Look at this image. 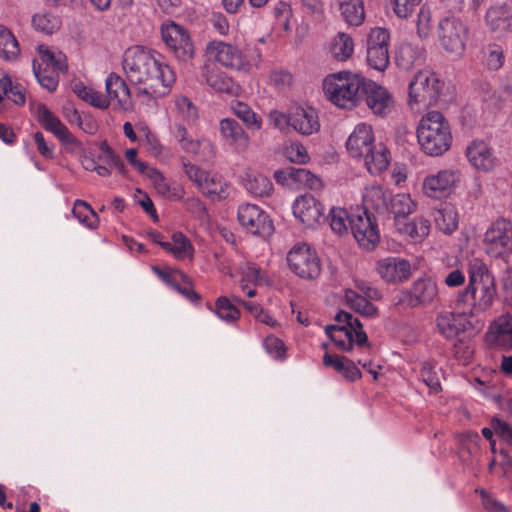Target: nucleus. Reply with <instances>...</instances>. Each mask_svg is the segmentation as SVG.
<instances>
[{
    "label": "nucleus",
    "mask_w": 512,
    "mask_h": 512,
    "mask_svg": "<svg viewBox=\"0 0 512 512\" xmlns=\"http://www.w3.org/2000/svg\"><path fill=\"white\" fill-rule=\"evenodd\" d=\"M123 69L140 91L153 98L168 95L176 77L172 68L156 59L155 55L141 46L128 48L123 56Z\"/></svg>",
    "instance_id": "obj_1"
},
{
    "label": "nucleus",
    "mask_w": 512,
    "mask_h": 512,
    "mask_svg": "<svg viewBox=\"0 0 512 512\" xmlns=\"http://www.w3.org/2000/svg\"><path fill=\"white\" fill-rule=\"evenodd\" d=\"M480 276V269H470L469 283L465 290L459 296V302L467 305V311L461 314L443 312L437 316V328L446 338L452 339L460 332H467L478 323L477 314L480 307L477 305V286L476 282Z\"/></svg>",
    "instance_id": "obj_2"
},
{
    "label": "nucleus",
    "mask_w": 512,
    "mask_h": 512,
    "mask_svg": "<svg viewBox=\"0 0 512 512\" xmlns=\"http://www.w3.org/2000/svg\"><path fill=\"white\" fill-rule=\"evenodd\" d=\"M417 140L421 150L430 156L447 152L452 143L451 127L439 111H429L419 121Z\"/></svg>",
    "instance_id": "obj_3"
},
{
    "label": "nucleus",
    "mask_w": 512,
    "mask_h": 512,
    "mask_svg": "<svg viewBox=\"0 0 512 512\" xmlns=\"http://www.w3.org/2000/svg\"><path fill=\"white\" fill-rule=\"evenodd\" d=\"M366 78L351 72H339L324 79L323 91L334 105L351 109L363 97Z\"/></svg>",
    "instance_id": "obj_4"
},
{
    "label": "nucleus",
    "mask_w": 512,
    "mask_h": 512,
    "mask_svg": "<svg viewBox=\"0 0 512 512\" xmlns=\"http://www.w3.org/2000/svg\"><path fill=\"white\" fill-rule=\"evenodd\" d=\"M161 36L175 60L185 67L191 66L196 49L189 32L181 25L171 21L162 24Z\"/></svg>",
    "instance_id": "obj_5"
},
{
    "label": "nucleus",
    "mask_w": 512,
    "mask_h": 512,
    "mask_svg": "<svg viewBox=\"0 0 512 512\" xmlns=\"http://www.w3.org/2000/svg\"><path fill=\"white\" fill-rule=\"evenodd\" d=\"M408 104L430 106L437 102L442 84L435 73L429 70L417 72L409 83Z\"/></svg>",
    "instance_id": "obj_6"
},
{
    "label": "nucleus",
    "mask_w": 512,
    "mask_h": 512,
    "mask_svg": "<svg viewBox=\"0 0 512 512\" xmlns=\"http://www.w3.org/2000/svg\"><path fill=\"white\" fill-rule=\"evenodd\" d=\"M289 268L303 279H315L321 273L317 253L306 243L294 245L287 254Z\"/></svg>",
    "instance_id": "obj_7"
},
{
    "label": "nucleus",
    "mask_w": 512,
    "mask_h": 512,
    "mask_svg": "<svg viewBox=\"0 0 512 512\" xmlns=\"http://www.w3.org/2000/svg\"><path fill=\"white\" fill-rule=\"evenodd\" d=\"M484 250L491 257H502L512 249V222L499 218L492 222L484 234Z\"/></svg>",
    "instance_id": "obj_8"
},
{
    "label": "nucleus",
    "mask_w": 512,
    "mask_h": 512,
    "mask_svg": "<svg viewBox=\"0 0 512 512\" xmlns=\"http://www.w3.org/2000/svg\"><path fill=\"white\" fill-rule=\"evenodd\" d=\"M187 177L195 183L200 192L211 200H220L228 196L227 184L217 175H211L188 161H182Z\"/></svg>",
    "instance_id": "obj_9"
},
{
    "label": "nucleus",
    "mask_w": 512,
    "mask_h": 512,
    "mask_svg": "<svg viewBox=\"0 0 512 512\" xmlns=\"http://www.w3.org/2000/svg\"><path fill=\"white\" fill-rule=\"evenodd\" d=\"M437 33L442 47L449 53L462 54L465 49L468 29L458 18L445 17L438 23Z\"/></svg>",
    "instance_id": "obj_10"
},
{
    "label": "nucleus",
    "mask_w": 512,
    "mask_h": 512,
    "mask_svg": "<svg viewBox=\"0 0 512 512\" xmlns=\"http://www.w3.org/2000/svg\"><path fill=\"white\" fill-rule=\"evenodd\" d=\"M237 218L240 225L253 235L269 236L274 231L268 214L255 204H241L238 207Z\"/></svg>",
    "instance_id": "obj_11"
},
{
    "label": "nucleus",
    "mask_w": 512,
    "mask_h": 512,
    "mask_svg": "<svg viewBox=\"0 0 512 512\" xmlns=\"http://www.w3.org/2000/svg\"><path fill=\"white\" fill-rule=\"evenodd\" d=\"M389 32L384 28H373L367 39V62L377 71H384L389 63Z\"/></svg>",
    "instance_id": "obj_12"
},
{
    "label": "nucleus",
    "mask_w": 512,
    "mask_h": 512,
    "mask_svg": "<svg viewBox=\"0 0 512 512\" xmlns=\"http://www.w3.org/2000/svg\"><path fill=\"white\" fill-rule=\"evenodd\" d=\"M37 119L42 127L54 134L71 152L83 150L82 143L74 137L68 128L44 104L37 106Z\"/></svg>",
    "instance_id": "obj_13"
},
{
    "label": "nucleus",
    "mask_w": 512,
    "mask_h": 512,
    "mask_svg": "<svg viewBox=\"0 0 512 512\" xmlns=\"http://www.w3.org/2000/svg\"><path fill=\"white\" fill-rule=\"evenodd\" d=\"M208 54L223 67L238 71H249L250 64L235 45L223 41H212L207 45Z\"/></svg>",
    "instance_id": "obj_14"
},
{
    "label": "nucleus",
    "mask_w": 512,
    "mask_h": 512,
    "mask_svg": "<svg viewBox=\"0 0 512 512\" xmlns=\"http://www.w3.org/2000/svg\"><path fill=\"white\" fill-rule=\"evenodd\" d=\"M459 181V174L453 169L440 170L430 174L423 181V192L426 196L441 199L449 195Z\"/></svg>",
    "instance_id": "obj_15"
},
{
    "label": "nucleus",
    "mask_w": 512,
    "mask_h": 512,
    "mask_svg": "<svg viewBox=\"0 0 512 512\" xmlns=\"http://www.w3.org/2000/svg\"><path fill=\"white\" fill-rule=\"evenodd\" d=\"M350 230L358 244L366 250L373 249L380 239L378 228L367 211L351 218Z\"/></svg>",
    "instance_id": "obj_16"
},
{
    "label": "nucleus",
    "mask_w": 512,
    "mask_h": 512,
    "mask_svg": "<svg viewBox=\"0 0 512 512\" xmlns=\"http://www.w3.org/2000/svg\"><path fill=\"white\" fill-rule=\"evenodd\" d=\"M485 22L491 33L500 38L512 31V0L490 6Z\"/></svg>",
    "instance_id": "obj_17"
},
{
    "label": "nucleus",
    "mask_w": 512,
    "mask_h": 512,
    "mask_svg": "<svg viewBox=\"0 0 512 512\" xmlns=\"http://www.w3.org/2000/svg\"><path fill=\"white\" fill-rule=\"evenodd\" d=\"M376 271L386 283L400 284L411 276V264L401 257H386L376 263Z\"/></svg>",
    "instance_id": "obj_18"
},
{
    "label": "nucleus",
    "mask_w": 512,
    "mask_h": 512,
    "mask_svg": "<svg viewBox=\"0 0 512 512\" xmlns=\"http://www.w3.org/2000/svg\"><path fill=\"white\" fill-rule=\"evenodd\" d=\"M363 96L372 112L376 115L385 116L394 108V99L390 92L383 86L366 79Z\"/></svg>",
    "instance_id": "obj_19"
},
{
    "label": "nucleus",
    "mask_w": 512,
    "mask_h": 512,
    "mask_svg": "<svg viewBox=\"0 0 512 512\" xmlns=\"http://www.w3.org/2000/svg\"><path fill=\"white\" fill-rule=\"evenodd\" d=\"M322 204L310 194H305L296 199L293 205L294 216L306 227H314L324 219Z\"/></svg>",
    "instance_id": "obj_20"
},
{
    "label": "nucleus",
    "mask_w": 512,
    "mask_h": 512,
    "mask_svg": "<svg viewBox=\"0 0 512 512\" xmlns=\"http://www.w3.org/2000/svg\"><path fill=\"white\" fill-rule=\"evenodd\" d=\"M437 292V286L432 280L418 279L410 290L402 292L398 304H406L409 307L430 304L436 298Z\"/></svg>",
    "instance_id": "obj_21"
},
{
    "label": "nucleus",
    "mask_w": 512,
    "mask_h": 512,
    "mask_svg": "<svg viewBox=\"0 0 512 512\" xmlns=\"http://www.w3.org/2000/svg\"><path fill=\"white\" fill-rule=\"evenodd\" d=\"M375 144L374 133L371 125L357 124L346 141V149L351 157L362 158Z\"/></svg>",
    "instance_id": "obj_22"
},
{
    "label": "nucleus",
    "mask_w": 512,
    "mask_h": 512,
    "mask_svg": "<svg viewBox=\"0 0 512 512\" xmlns=\"http://www.w3.org/2000/svg\"><path fill=\"white\" fill-rule=\"evenodd\" d=\"M219 131L223 140L238 152H246L250 146V137L243 127L233 118H224L219 122Z\"/></svg>",
    "instance_id": "obj_23"
},
{
    "label": "nucleus",
    "mask_w": 512,
    "mask_h": 512,
    "mask_svg": "<svg viewBox=\"0 0 512 512\" xmlns=\"http://www.w3.org/2000/svg\"><path fill=\"white\" fill-rule=\"evenodd\" d=\"M275 179L278 183L291 186L293 183L304 185L311 190H320L322 181L305 168L289 167L285 170L275 172Z\"/></svg>",
    "instance_id": "obj_24"
},
{
    "label": "nucleus",
    "mask_w": 512,
    "mask_h": 512,
    "mask_svg": "<svg viewBox=\"0 0 512 512\" xmlns=\"http://www.w3.org/2000/svg\"><path fill=\"white\" fill-rule=\"evenodd\" d=\"M173 137L180 145L181 149L191 154H213L214 147L212 143L205 139H194L181 123H176L173 128Z\"/></svg>",
    "instance_id": "obj_25"
},
{
    "label": "nucleus",
    "mask_w": 512,
    "mask_h": 512,
    "mask_svg": "<svg viewBox=\"0 0 512 512\" xmlns=\"http://www.w3.org/2000/svg\"><path fill=\"white\" fill-rule=\"evenodd\" d=\"M485 340L493 346L512 348V317L502 315L492 322Z\"/></svg>",
    "instance_id": "obj_26"
},
{
    "label": "nucleus",
    "mask_w": 512,
    "mask_h": 512,
    "mask_svg": "<svg viewBox=\"0 0 512 512\" xmlns=\"http://www.w3.org/2000/svg\"><path fill=\"white\" fill-rule=\"evenodd\" d=\"M291 127L301 135H311L320 129L317 112L312 107H295L292 109Z\"/></svg>",
    "instance_id": "obj_27"
},
{
    "label": "nucleus",
    "mask_w": 512,
    "mask_h": 512,
    "mask_svg": "<svg viewBox=\"0 0 512 512\" xmlns=\"http://www.w3.org/2000/svg\"><path fill=\"white\" fill-rule=\"evenodd\" d=\"M106 96L109 102L116 101L121 108H128L131 104L130 90L125 81L117 74L111 73L106 78Z\"/></svg>",
    "instance_id": "obj_28"
},
{
    "label": "nucleus",
    "mask_w": 512,
    "mask_h": 512,
    "mask_svg": "<svg viewBox=\"0 0 512 512\" xmlns=\"http://www.w3.org/2000/svg\"><path fill=\"white\" fill-rule=\"evenodd\" d=\"M336 5L345 23L360 26L365 20L363 0H336Z\"/></svg>",
    "instance_id": "obj_29"
},
{
    "label": "nucleus",
    "mask_w": 512,
    "mask_h": 512,
    "mask_svg": "<svg viewBox=\"0 0 512 512\" xmlns=\"http://www.w3.org/2000/svg\"><path fill=\"white\" fill-rule=\"evenodd\" d=\"M362 158H364V164L371 174L381 173L390 164V152L382 143L374 144Z\"/></svg>",
    "instance_id": "obj_30"
},
{
    "label": "nucleus",
    "mask_w": 512,
    "mask_h": 512,
    "mask_svg": "<svg viewBox=\"0 0 512 512\" xmlns=\"http://www.w3.org/2000/svg\"><path fill=\"white\" fill-rule=\"evenodd\" d=\"M323 363L325 366L335 369L349 381H355L361 378L360 370L356 367L355 363L347 357L333 356L329 353H325Z\"/></svg>",
    "instance_id": "obj_31"
},
{
    "label": "nucleus",
    "mask_w": 512,
    "mask_h": 512,
    "mask_svg": "<svg viewBox=\"0 0 512 512\" xmlns=\"http://www.w3.org/2000/svg\"><path fill=\"white\" fill-rule=\"evenodd\" d=\"M206 83L216 92L236 95L239 85L226 73L218 69L208 70L205 74Z\"/></svg>",
    "instance_id": "obj_32"
},
{
    "label": "nucleus",
    "mask_w": 512,
    "mask_h": 512,
    "mask_svg": "<svg viewBox=\"0 0 512 512\" xmlns=\"http://www.w3.org/2000/svg\"><path fill=\"white\" fill-rule=\"evenodd\" d=\"M390 193L381 186H371L365 189L363 194V205L365 210L373 209L379 213H385L388 210V201Z\"/></svg>",
    "instance_id": "obj_33"
},
{
    "label": "nucleus",
    "mask_w": 512,
    "mask_h": 512,
    "mask_svg": "<svg viewBox=\"0 0 512 512\" xmlns=\"http://www.w3.org/2000/svg\"><path fill=\"white\" fill-rule=\"evenodd\" d=\"M415 203L410 195L402 193L392 196L390 194L388 201V210L386 212L394 215L395 225L402 222L408 215L415 210Z\"/></svg>",
    "instance_id": "obj_34"
},
{
    "label": "nucleus",
    "mask_w": 512,
    "mask_h": 512,
    "mask_svg": "<svg viewBox=\"0 0 512 512\" xmlns=\"http://www.w3.org/2000/svg\"><path fill=\"white\" fill-rule=\"evenodd\" d=\"M479 451V437L476 433L467 432L461 436L459 457L463 464L469 466L477 463Z\"/></svg>",
    "instance_id": "obj_35"
},
{
    "label": "nucleus",
    "mask_w": 512,
    "mask_h": 512,
    "mask_svg": "<svg viewBox=\"0 0 512 512\" xmlns=\"http://www.w3.org/2000/svg\"><path fill=\"white\" fill-rule=\"evenodd\" d=\"M37 50L40 55L41 66L45 65V68L49 70L59 71L63 74H67L68 63L64 53L58 50H51L45 45H39Z\"/></svg>",
    "instance_id": "obj_36"
},
{
    "label": "nucleus",
    "mask_w": 512,
    "mask_h": 512,
    "mask_svg": "<svg viewBox=\"0 0 512 512\" xmlns=\"http://www.w3.org/2000/svg\"><path fill=\"white\" fill-rule=\"evenodd\" d=\"M162 248L174 255L178 260H191L194 254V248L190 240L181 232L172 235V241L162 244Z\"/></svg>",
    "instance_id": "obj_37"
},
{
    "label": "nucleus",
    "mask_w": 512,
    "mask_h": 512,
    "mask_svg": "<svg viewBox=\"0 0 512 512\" xmlns=\"http://www.w3.org/2000/svg\"><path fill=\"white\" fill-rule=\"evenodd\" d=\"M326 333L343 351H350L356 343V329L347 326H327Z\"/></svg>",
    "instance_id": "obj_38"
},
{
    "label": "nucleus",
    "mask_w": 512,
    "mask_h": 512,
    "mask_svg": "<svg viewBox=\"0 0 512 512\" xmlns=\"http://www.w3.org/2000/svg\"><path fill=\"white\" fill-rule=\"evenodd\" d=\"M330 51L336 60L346 61L354 51L352 37L344 32L337 33L331 42Z\"/></svg>",
    "instance_id": "obj_39"
},
{
    "label": "nucleus",
    "mask_w": 512,
    "mask_h": 512,
    "mask_svg": "<svg viewBox=\"0 0 512 512\" xmlns=\"http://www.w3.org/2000/svg\"><path fill=\"white\" fill-rule=\"evenodd\" d=\"M396 228L400 233L409 236L414 241H419L429 234L430 224L424 218H417L409 222H404V220L398 222Z\"/></svg>",
    "instance_id": "obj_40"
},
{
    "label": "nucleus",
    "mask_w": 512,
    "mask_h": 512,
    "mask_svg": "<svg viewBox=\"0 0 512 512\" xmlns=\"http://www.w3.org/2000/svg\"><path fill=\"white\" fill-rule=\"evenodd\" d=\"M73 92L80 99L96 108L107 109L109 107V100L106 96L95 91L93 88L86 86L82 82H77L73 85Z\"/></svg>",
    "instance_id": "obj_41"
},
{
    "label": "nucleus",
    "mask_w": 512,
    "mask_h": 512,
    "mask_svg": "<svg viewBox=\"0 0 512 512\" xmlns=\"http://www.w3.org/2000/svg\"><path fill=\"white\" fill-rule=\"evenodd\" d=\"M20 48L17 39L10 30L0 26V58L6 61L17 59Z\"/></svg>",
    "instance_id": "obj_42"
},
{
    "label": "nucleus",
    "mask_w": 512,
    "mask_h": 512,
    "mask_svg": "<svg viewBox=\"0 0 512 512\" xmlns=\"http://www.w3.org/2000/svg\"><path fill=\"white\" fill-rule=\"evenodd\" d=\"M436 227L445 234H451L457 228V213L451 205H444L434 214Z\"/></svg>",
    "instance_id": "obj_43"
},
{
    "label": "nucleus",
    "mask_w": 512,
    "mask_h": 512,
    "mask_svg": "<svg viewBox=\"0 0 512 512\" xmlns=\"http://www.w3.org/2000/svg\"><path fill=\"white\" fill-rule=\"evenodd\" d=\"M335 321L338 323L335 326H347L351 327L352 329H356V344L359 347L370 346L368 343L367 335L363 330L362 323L358 318L353 317V315L348 312L339 311L335 315Z\"/></svg>",
    "instance_id": "obj_44"
},
{
    "label": "nucleus",
    "mask_w": 512,
    "mask_h": 512,
    "mask_svg": "<svg viewBox=\"0 0 512 512\" xmlns=\"http://www.w3.org/2000/svg\"><path fill=\"white\" fill-rule=\"evenodd\" d=\"M233 114L240 119L247 129L258 131L262 127L261 117L255 113L247 104L236 102L231 107Z\"/></svg>",
    "instance_id": "obj_45"
},
{
    "label": "nucleus",
    "mask_w": 512,
    "mask_h": 512,
    "mask_svg": "<svg viewBox=\"0 0 512 512\" xmlns=\"http://www.w3.org/2000/svg\"><path fill=\"white\" fill-rule=\"evenodd\" d=\"M244 185L248 192L257 197L269 196L273 190L271 180L262 174H247Z\"/></svg>",
    "instance_id": "obj_46"
},
{
    "label": "nucleus",
    "mask_w": 512,
    "mask_h": 512,
    "mask_svg": "<svg viewBox=\"0 0 512 512\" xmlns=\"http://www.w3.org/2000/svg\"><path fill=\"white\" fill-rule=\"evenodd\" d=\"M32 26L36 31L50 35L60 28L61 21L50 12H39L33 15Z\"/></svg>",
    "instance_id": "obj_47"
},
{
    "label": "nucleus",
    "mask_w": 512,
    "mask_h": 512,
    "mask_svg": "<svg viewBox=\"0 0 512 512\" xmlns=\"http://www.w3.org/2000/svg\"><path fill=\"white\" fill-rule=\"evenodd\" d=\"M73 215L90 229L98 227L99 217L92 207L83 200H76L72 209Z\"/></svg>",
    "instance_id": "obj_48"
},
{
    "label": "nucleus",
    "mask_w": 512,
    "mask_h": 512,
    "mask_svg": "<svg viewBox=\"0 0 512 512\" xmlns=\"http://www.w3.org/2000/svg\"><path fill=\"white\" fill-rule=\"evenodd\" d=\"M355 214L350 215L348 211L341 207H333L330 210V227L338 235L348 233L350 229V220Z\"/></svg>",
    "instance_id": "obj_49"
},
{
    "label": "nucleus",
    "mask_w": 512,
    "mask_h": 512,
    "mask_svg": "<svg viewBox=\"0 0 512 512\" xmlns=\"http://www.w3.org/2000/svg\"><path fill=\"white\" fill-rule=\"evenodd\" d=\"M345 299L353 309L364 316L373 317L377 314V308L371 302L352 290L346 291Z\"/></svg>",
    "instance_id": "obj_50"
},
{
    "label": "nucleus",
    "mask_w": 512,
    "mask_h": 512,
    "mask_svg": "<svg viewBox=\"0 0 512 512\" xmlns=\"http://www.w3.org/2000/svg\"><path fill=\"white\" fill-rule=\"evenodd\" d=\"M33 72L35 77L37 78L39 84L46 88L48 91L53 92L57 89L59 79L58 73L59 71L49 70L47 68L42 69L41 64H37L36 61L33 62Z\"/></svg>",
    "instance_id": "obj_51"
},
{
    "label": "nucleus",
    "mask_w": 512,
    "mask_h": 512,
    "mask_svg": "<svg viewBox=\"0 0 512 512\" xmlns=\"http://www.w3.org/2000/svg\"><path fill=\"white\" fill-rule=\"evenodd\" d=\"M148 177L150 178L157 193L167 199H174L178 194L171 187L170 182L156 169L148 170Z\"/></svg>",
    "instance_id": "obj_52"
},
{
    "label": "nucleus",
    "mask_w": 512,
    "mask_h": 512,
    "mask_svg": "<svg viewBox=\"0 0 512 512\" xmlns=\"http://www.w3.org/2000/svg\"><path fill=\"white\" fill-rule=\"evenodd\" d=\"M175 110L180 119L186 122H193L197 119V108L192 101L185 96H178L174 99Z\"/></svg>",
    "instance_id": "obj_53"
},
{
    "label": "nucleus",
    "mask_w": 512,
    "mask_h": 512,
    "mask_svg": "<svg viewBox=\"0 0 512 512\" xmlns=\"http://www.w3.org/2000/svg\"><path fill=\"white\" fill-rule=\"evenodd\" d=\"M215 312L222 320L231 322L239 318L240 312L227 297H219L215 304Z\"/></svg>",
    "instance_id": "obj_54"
},
{
    "label": "nucleus",
    "mask_w": 512,
    "mask_h": 512,
    "mask_svg": "<svg viewBox=\"0 0 512 512\" xmlns=\"http://www.w3.org/2000/svg\"><path fill=\"white\" fill-rule=\"evenodd\" d=\"M496 295L494 276L482 265V305L489 306Z\"/></svg>",
    "instance_id": "obj_55"
},
{
    "label": "nucleus",
    "mask_w": 512,
    "mask_h": 512,
    "mask_svg": "<svg viewBox=\"0 0 512 512\" xmlns=\"http://www.w3.org/2000/svg\"><path fill=\"white\" fill-rule=\"evenodd\" d=\"M420 378L433 393L441 390L440 377L434 366L430 363H423L420 369Z\"/></svg>",
    "instance_id": "obj_56"
},
{
    "label": "nucleus",
    "mask_w": 512,
    "mask_h": 512,
    "mask_svg": "<svg viewBox=\"0 0 512 512\" xmlns=\"http://www.w3.org/2000/svg\"><path fill=\"white\" fill-rule=\"evenodd\" d=\"M432 31V12L429 7L422 6L417 16V34L426 39Z\"/></svg>",
    "instance_id": "obj_57"
},
{
    "label": "nucleus",
    "mask_w": 512,
    "mask_h": 512,
    "mask_svg": "<svg viewBox=\"0 0 512 512\" xmlns=\"http://www.w3.org/2000/svg\"><path fill=\"white\" fill-rule=\"evenodd\" d=\"M178 280L172 287L191 301H198L199 295L192 289L190 278L183 272H178Z\"/></svg>",
    "instance_id": "obj_58"
},
{
    "label": "nucleus",
    "mask_w": 512,
    "mask_h": 512,
    "mask_svg": "<svg viewBox=\"0 0 512 512\" xmlns=\"http://www.w3.org/2000/svg\"><path fill=\"white\" fill-rule=\"evenodd\" d=\"M100 150L102 158L108 165H110V167H114L119 173L126 175L127 170L125 169L122 160L114 153L107 142L104 141L101 143Z\"/></svg>",
    "instance_id": "obj_59"
},
{
    "label": "nucleus",
    "mask_w": 512,
    "mask_h": 512,
    "mask_svg": "<svg viewBox=\"0 0 512 512\" xmlns=\"http://www.w3.org/2000/svg\"><path fill=\"white\" fill-rule=\"evenodd\" d=\"M505 56L503 48L500 45L493 44L488 48L486 65L489 70L496 71L504 64Z\"/></svg>",
    "instance_id": "obj_60"
},
{
    "label": "nucleus",
    "mask_w": 512,
    "mask_h": 512,
    "mask_svg": "<svg viewBox=\"0 0 512 512\" xmlns=\"http://www.w3.org/2000/svg\"><path fill=\"white\" fill-rule=\"evenodd\" d=\"M285 156L291 162L305 164L309 160L306 148L300 143H291L285 148Z\"/></svg>",
    "instance_id": "obj_61"
},
{
    "label": "nucleus",
    "mask_w": 512,
    "mask_h": 512,
    "mask_svg": "<svg viewBox=\"0 0 512 512\" xmlns=\"http://www.w3.org/2000/svg\"><path fill=\"white\" fill-rule=\"evenodd\" d=\"M269 121L275 128L281 132L287 133L291 127L292 110L289 112V114L282 113L278 110H273L269 114Z\"/></svg>",
    "instance_id": "obj_62"
},
{
    "label": "nucleus",
    "mask_w": 512,
    "mask_h": 512,
    "mask_svg": "<svg viewBox=\"0 0 512 512\" xmlns=\"http://www.w3.org/2000/svg\"><path fill=\"white\" fill-rule=\"evenodd\" d=\"M186 209L202 222L208 220L209 215L205 204L198 198L192 197L185 200Z\"/></svg>",
    "instance_id": "obj_63"
},
{
    "label": "nucleus",
    "mask_w": 512,
    "mask_h": 512,
    "mask_svg": "<svg viewBox=\"0 0 512 512\" xmlns=\"http://www.w3.org/2000/svg\"><path fill=\"white\" fill-rule=\"evenodd\" d=\"M422 0H392L393 10L399 18L409 17Z\"/></svg>",
    "instance_id": "obj_64"
}]
</instances>
